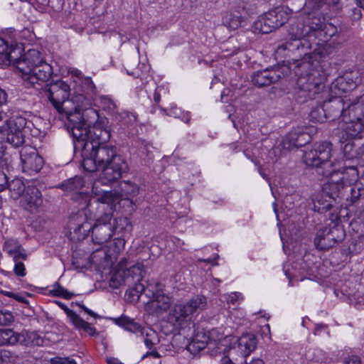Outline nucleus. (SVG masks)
Listing matches in <instances>:
<instances>
[{
  "label": "nucleus",
  "mask_w": 364,
  "mask_h": 364,
  "mask_svg": "<svg viewBox=\"0 0 364 364\" xmlns=\"http://www.w3.org/2000/svg\"><path fill=\"white\" fill-rule=\"evenodd\" d=\"M23 261V260L21 259V257H18L16 260H14L15 263L14 272L18 277H24L26 274V267Z\"/></svg>",
  "instance_id": "a18cd8bd"
},
{
  "label": "nucleus",
  "mask_w": 364,
  "mask_h": 364,
  "mask_svg": "<svg viewBox=\"0 0 364 364\" xmlns=\"http://www.w3.org/2000/svg\"><path fill=\"white\" fill-rule=\"evenodd\" d=\"M6 187L9 189L10 197L14 200L22 197L27 188L23 181L19 178H14L11 182H8Z\"/></svg>",
  "instance_id": "c85d7f7f"
},
{
  "label": "nucleus",
  "mask_w": 364,
  "mask_h": 364,
  "mask_svg": "<svg viewBox=\"0 0 364 364\" xmlns=\"http://www.w3.org/2000/svg\"><path fill=\"white\" fill-rule=\"evenodd\" d=\"M112 223L114 226V232H129L132 230L131 222L127 217H119L115 218L113 220Z\"/></svg>",
  "instance_id": "c9c22d12"
},
{
  "label": "nucleus",
  "mask_w": 364,
  "mask_h": 364,
  "mask_svg": "<svg viewBox=\"0 0 364 364\" xmlns=\"http://www.w3.org/2000/svg\"><path fill=\"white\" fill-rule=\"evenodd\" d=\"M70 88L68 83L58 80L49 85L46 90V95L55 107L60 113L63 112V104L68 100Z\"/></svg>",
  "instance_id": "2eb2a0df"
},
{
  "label": "nucleus",
  "mask_w": 364,
  "mask_h": 364,
  "mask_svg": "<svg viewBox=\"0 0 364 364\" xmlns=\"http://www.w3.org/2000/svg\"><path fill=\"white\" fill-rule=\"evenodd\" d=\"M333 85L334 87L338 88V90L342 92H346L356 87L355 82L353 81L348 82L344 77H338Z\"/></svg>",
  "instance_id": "a19ab883"
},
{
  "label": "nucleus",
  "mask_w": 364,
  "mask_h": 364,
  "mask_svg": "<svg viewBox=\"0 0 364 364\" xmlns=\"http://www.w3.org/2000/svg\"><path fill=\"white\" fill-rule=\"evenodd\" d=\"M358 159L364 163V143L357 149Z\"/></svg>",
  "instance_id": "bf43d9fd"
},
{
  "label": "nucleus",
  "mask_w": 364,
  "mask_h": 364,
  "mask_svg": "<svg viewBox=\"0 0 364 364\" xmlns=\"http://www.w3.org/2000/svg\"><path fill=\"white\" fill-rule=\"evenodd\" d=\"M356 5L364 9V0H355Z\"/></svg>",
  "instance_id": "69168bd1"
},
{
  "label": "nucleus",
  "mask_w": 364,
  "mask_h": 364,
  "mask_svg": "<svg viewBox=\"0 0 364 364\" xmlns=\"http://www.w3.org/2000/svg\"><path fill=\"white\" fill-rule=\"evenodd\" d=\"M69 132L73 139L75 152H81L82 166L88 172L102 169L100 181L109 183L122 178L129 171V165L125 157L117 154L116 149L97 140H90L89 127L93 125L100 132L104 131L106 141L109 139V132L105 129L107 120L100 117L99 111L94 106L80 113H68Z\"/></svg>",
  "instance_id": "f257e3e1"
},
{
  "label": "nucleus",
  "mask_w": 364,
  "mask_h": 364,
  "mask_svg": "<svg viewBox=\"0 0 364 364\" xmlns=\"http://www.w3.org/2000/svg\"><path fill=\"white\" fill-rule=\"evenodd\" d=\"M316 133L314 127H299L289 132L283 139L284 147L286 149L299 148L309 144L312 135Z\"/></svg>",
  "instance_id": "4468645a"
},
{
  "label": "nucleus",
  "mask_w": 364,
  "mask_h": 364,
  "mask_svg": "<svg viewBox=\"0 0 364 364\" xmlns=\"http://www.w3.org/2000/svg\"><path fill=\"white\" fill-rule=\"evenodd\" d=\"M206 306L205 296L195 295L186 302L174 304L169 311L167 321L174 329L183 328L193 321V316L205 309Z\"/></svg>",
  "instance_id": "1a4fd4ad"
},
{
  "label": "nucleus",
  "mask_w": 364,
  "mask_h": 364,
  "mask_svg": "<svg viewBox=\"0 0 364 364\" xmlns=\"http://www.w3.org/2000/svg\"><path fill=\"white\" fill-rule=\"evenodd\" d=\"M8 182V177L6 173L0 169V192L5 189Z\"/></svg>",
  "instance_id": "8fccbe9b"
},
{
  "label": "nucleus",
  "mask_w": 364,
  "mask_h": 364,
  "mask_svg": "<svg viewBox=\"0 0 364 364\" xmlns=\"http://www.w3.org/2000/svg\"><path fill=\"white\" fill-rule=\"evenodd\" d=\"M328 13L333 14V16L342 9V4L340 0H326V11L331 10Z\"/></svg>",
  "instance_id": "c03bdc74"
},
{
  "label": "nucleus",
  "mask_w": 364,
  "mask_h": 364,
  "mask_svg": "<svg viewBox=\"0 0 364 364\" xmlns=\"http://www.w3.org/2000/svg\"><path fill=\"white\" fill-rule=\"evenodd\" d=\"M108 255L107 251L104 248L97 249L94 251L90 257V259L92 264L99 267L104 266V263L107 260Z\"/></svg>",
  "instance_id": "f704fd0d"
},
{
  "label": "nucleus",
  "mask_w": 364,
  "mask_h": 364,
  "mask_svg": "<svg viewBox=\"0 0 364 364\" xmlns=\"http://www.w3.org/2000/svg\"><path fill=\"white\" fill-rule=\"evenodd\" d=\"M268 20L266 14L260 17L254 24L255 31L261 33H269L274 30V27L270 26L267 22Z\"/></svg>",
  "instance_id": "e433bc0d"
},
{
  "label": "nucleus",
  "mask_w": 364,
  "mask_h": 364,
  "mask_svg": "<svg viewBox=\"0 0 364 364\" xmlns=\"http://www.w3.org/2000/svg\"><path fill=\"white\" fill-rule=\"evenodd\" d=\"M23 336L21 337L22 342L26 345L41 346L43 344L42 338L34 331L26 332V333H19Z\"/></svg>",
  "instance_id": "58836bf2"
},
{
  "label": "nucleus",
  "mask_w": 364,
  "mask_h": 364,
  "mask_svg": "<svg viewBox=\"0 0 364 364\" xmlns=\"http://www.w3.org/2000/svg\"><path fill=\"white\" fill-rule=\"evenodd\" d=\"M16 356L10 350L4 349L0 350V360L2 363H11L15 361Z\"/></svg>",
  "instance_id": "49530a36"
},
{
  "label": "nucleus",
  "mask_w": 364,
  "mask_h": 364,
  "mask_svg": "<svg viewBox=\"0 0 364 364\" xmlns=\"http://www.w3.org/2000/svg\"><path fill=\"white\" fill-rule=\"evenodd\" d=\"M112 120L119 126H128L134 124L137 120V114L126 110L112 114Z\"/></svg>",
  "instance_id": "a878e982"
},
{
  "label": "nucleus",
  "mask_w": 364,
  "mask_h": 364,
  "mask_svg": "<svg viewBox=\"0 0 364 364\" xmlns=\"http://www.w3.org/2000/svg\"><path fill=\"white\" fill-rule=\"evenodd\" d=\"M310 121L314 122L323 123L328 119L323 105L313 107L309 114Z\"/></svg>",
  "instance_id": "72a5a7b5"
},
{
  "label": "nucleus",
  "mask_w": 364,
  "mask_h": 364,
  "mask_svg": "<svg viewBox=\"0 0 364 364\" xmlns=\"http://www.w3.org/2000/svg\"><path fill=\"white\" fill-rule=\"evenodd\" d=\"M289 11L288 8H276L269 11L266 14L269 18L267 22L274 29L279 28L289 21L291 15Z\"/></svg>",
  "instance_id": "4be33fe9"
},
{
  "label": "nucleus",
  "mask_w": 364,
  "mask_h": 364,
  "mask_svg": "<svg viewBox=\"0 0 364 364\" xmlns=\"http://www.w3.org/2000/svg\"><path fill=\"white\" fill-rule=\"evenodd\" d=\"M346 103L339 97L323 102L324 109L329 120L337 118L346 124L347 134L355 137L364 131V95L353 103Z\"/></svg>",
  "instance_id": "39448f33"
},
{
  "label": "nucleus",
  "mask_w": 364,
  "mask_h": 364,
  "mask_svg": "<svg viewBox=\"0 0 364 364\" xmlns=\"http://www.w3.org/2000/svg\"><path fill=\"white\" fill-rule=\"evenodd\" d=\"M43 203L42 195L38 188L33 186H27L26 191L21 200V206L28 210H37Z\"/></svg>",
  "instance_id": "aec40b11"
},
{
  "label": "nucleus",
  "mask_w": 364,
  "mask_h": 364,
  "mask_svg": "<svg viewBox=\"0 0 364 364\" xmlns=\"http://www.w3.org/2000/svg\"><path fill=\"white\" fill-rule=\"evenodd\" d=\"M55 304L64 311L70 321L76 328L83 331L91 336L97 335L96 328L92 326L91 323L82 319L75 311L70 309L65 304L60 301H56Z\"/></svg>",
  "instance_id": "a211bd4d"
},
{
  "label": "nucleus",
  "mask_w": 364,
  "mask_h": 364,
  "mask_svg": "<svg viewBox=\"0 0 364 364\" xmlns=\"http://www.w3.org/2000/svg\"><path fill=\"white\" fill-rule=\"evenodd\" d=\"M248 364H264V361L260 358H256L253 359L250 363Z\"/></svg>",
  "instance_id": "0e129e2a"
},
{
  "label": "nucleus",
  "mask_w": 364,
  "mask_h": 364,
  "mask_svg": "<svg viewBox=\"0 0 364 364\" xmlns=\"http://www.w3.org/2000/svg\"><path fill=\"white\" fill-rule=\"evenodd\" d=\"M100 104L103 108L104 110L107 112L111 114L112 117V114L114 112H117V105L114 102L113 100H112L108 96H102L100 97Z\"/></svg>",
  "instance_id": "79ce46f5"
},
{
  "label": "nucleus",
  "mask_w": 364,
  "mask_h": 364,
  "mask_svg": "<svg viewBox=\"0 0 364 364\" xmlns=\"http://www.w3.org/2000/svg\"><path fill=\"white\" fill-rule=\"evenodd\" d=\"M151 331V333H149L148 332L144 333V334H146V337L144 338V342L146 348L149 349H151L156 343L154 340L152 338H151L152 336L156 337L155 332L152 331Z\"/></svg>",
  "instance_id": "09e8293b"
},
{
  "label": "nucleus",
  "mask_w": 364,
  "mask_h": 364,
  "mask_svg": "<svg viewBox=\"0 0 364 364\" xmlns=\"http://www.w3.org/2000/svg\"><path fill=\"white\" fill-rule=\"evenodd\" d=\"M345 186L341 185V183H333L327 181L323 185L322 193L335 200L336 197L339 196L341 190Z\"/></svg>",
  "instance_id": "2f4dec72"
},
{
  "label": "nucleus",
  "mask_w": 364,
  "mask_h": 364,
  "mask_svg": "<svg viewBox=\"0 0 364 364\" xmlns=\"http://www.w3.org/2000/svg\"><path fill=\"white\" fill-rule=\"evenodd\" d=\"M355 144L352 141H348L343 147V155L346 159H358L357 149H355Z\"/></svg>",
  "instance_id": "37998d69"
},
{
  "label": "nucleus",
  "mask_w": 364,
  "mask_h": 364,
  "mask_svg": "<svg viewBox=\"0 0 364 364\" xmlns=\"http://www.w3.org/2000/svg\"><path fill=\"white\" fill-rule=\"evenodd\" d=\"M326 0H306L304 11L299 14L297 21L306 26H312L322 41H327L337 32V28L326 21L333 17V14L326 11Z\"/></svg>",
  "instance_id": "0eeeda50"
},
{
  "label": "nucleus",
  "mask_w": 364,
  "mask_h": 364,
  "mask_svg": "<svg viewBox=\"0 0 364 364\" xmlns=\"http://www.w3.org/2000/svg\"><path fill=\"white\" fill-rule=\"evenodd\" d=\"M10 44H15L20 48L18 53H14L16 58L2 55L1 59L12 62L16 65L23 74L24 84L26 87H34L39 82H47L51 77L53 73V68L43 60L41 53L38 50L30 49L21 55L22 45L13 40H11Z\"/></svg>",
  "instance_id": "20e7f679"
},
{
  "label": "nucleus",
  "mask_w": 364,
  "mask_h": 364,
  "mask_svg": "<svg viewBox=\"0 0 364 364\" xmlns=\"http://www.w3.org/2000/svg\"><path fill=\"white\" fill-rule=\"evenodd\" d=\"M3 250L11 257L13 260H16L18 257H21L23 260H26L28 258L26 250L17 240H6L3 245Z\"/></svg>",
  "instance_id": "b1692460"
},
{
  "label": "nucleus",
  "mask_w": 364,
  "mask_h": 364,
  "mask_svg": "<svg viewBox=\"0 0 364 364\" xmlns=\"http://www.w3.org/2000/svg\"><path fill=\"white\" fill-rule=\"evenodd\" d=\"M112 320L116 325L123 328L125 331L134 334H139L144 337L145 328L139 323L136 322L134 319L122 314L119 317L112 318Z\"/></svg>",
  "instance_id": "5701e85b"
},
{
  "label": "nucleus",
  "mask_w": 364,
  "mask_h": 364,
  "mask_svg": "<svg viewBox=\"0 0 364 364\" xmlns=\"http://www.w3.org/2000/svg\"><path fill=\"white\" fill-rule=\"evenodd\" d=\"M107 363L108 364H123L118 359L114 358H108L107 359Z\"/></svg>",
  "instance_id": "e2e57ef3"
},
{
  "label": "nucleus",
  "mask_w": 364,
  "mask_h": 364,
  "mask_svg": "<svg viewBox=\"0 0 364 364\" xmlns=\"http://www.w3.org/2000/svg\"><path fill=\"white\" fill-rule=\"evenodd\" d=\"M23 336L15 332L11 328L0 329V346L5 345H15L17 343H22Z\"/></svg>",
  "instance_id": "cd10ccee"
},
{
  "label": "nucleus",
  "mask_w": 364,
  "mask_h": 364,
  "mask_svg": "<svg viewBox=\"0 0 364 364\" xmlns=\"http://www.w3.org/2000/svg\"><path fill=\"white\" fill-rule=\"evenodd\" d=\"M81 92L75 95L71 101L74 105V112L80 113L85 109L94 106V97L96 87L90 77H85L82 80Z\"/></svg>",
  "instance_id": "ddd939ff"
},
{
  "label": "nucleus",
  "mask_w": 364,
  "mask_h": 364,
  "mask_svg": "<svg viewBox=\"0 0 364 364\" xmlns=\"http://www.w3.org/2000/svg\"><path fill=\"white\" fill-rule=\"evenodd\" d=\"M127 70V73L129 75H132L135 77H139L140 75V72L138 68H132L129 63H127V67H125Z\"/></svg>",
  "instance_id": "603ef678"
},
{
  "label": "nucleus",
  "mask_w": 364,
  "mask_h": 364,
  "mask_svg": "<svg viewBox=\"0 0 364 364\" xmlns=\"http://www.w3.org/2000/svg\"><path fill=\"white\" fill-rule=\"evenodd\" d=\"M14 316L11 312L0 311V326H8L14 321Z\"/></svg>",
  "instance_id": "de8ad7c7"
},
{
  "label": "nucleus",
  "mask_w": 364,
  "mask_h": 364,
  "mask_svg": "<svg viewBox=\"0 0 364 364\" xmlns=\"http://www.w3.org/2000/svg\"><path fill=\"white\" fill-rule=\"evenodd\" d=\"M312 29V26L307 27L301 22L291 23L288 30L289 40L277 48L278 53L292 56L294 73L298 77L296 96L299 103L316 98L323 90L328 76L318 62L312 60V48L324 42Z\"/></svg>",
  "instance_id": "f03ea898"
},
{
  "label": "nucleus",
  "mask_w": 364,
  "mask_h": 364,
  "mask_svg": "<svg viewBox=\"0 0 364 364\" xmlns=\"http://www.w3.org/2000/svg\"><path fill=\"white\" fill-rule=\"evenodd\" d=\"M94 205L92 202L89 201L87 207H82L75 214L71 215L68 223V228L73 237L77 240L85 239L92 232V241L95 243L102 245L108 242L113 236L114 226L112 220V208L105 207L104 214L97 218L94 225L90 220L91 215L87 214L91 211Z\"/></svg>",
  "instance_id": "7ed1b4c3"
},
{
  "label": "nucleus",
  "mask_w": 364,
  "mask_h": 364,
  "mask_svg": "<svg viewBox=\"0 0 364 364\" xmlns=\"http://www.w3.org/2000/svg\"><path fill=\"white\" fill-rule=\"evenodd\" d=\"M279 68H267L264 70L257 71L252 76L253 84L259 87L270 85L279 81L284 74L279 70Z\"/></svg>",
  "instance_id": "f3484780"
},
{
  "label": "nucleus",
  "mask_w": 364,
  "mask_h": 364,
  "mask_svg": "<svg viewBox=\"0 0 364 364\" xmlns=\"http://www.w3.org/2000/svg\"><path fill=\"white\" fill-rule=\"evenodd\" d=\"M97 169L96 171H97ZM102 171V169H100ZM102 172L100 173L101 176ZM100 176H99L98 181L95 182L93 185L92 192L93 194L96 196H99L97 198V200L94 202L97 203V209L99 213L103 212L105 210V207L112 208L115 207L117 203H119L120 200H130L131 198L135 196L139 191L138 186L129 181H122L119 183L118 190L114 191H104L101 194L97 190V183H100L102 185H110L114 181L109 183H103L100 181ZM121 178H119L120 179ZM118 179L115 180V181H118Z\"/></svg>",
  "instance_id": "6e6552de"
},
{
  "label": "nucleus",
  "mask_w": 364,
  "mask_h": 364,
  "mask_svg": "<svg viewBox=\"0 0 364 364\" xmlns=\"http://www.w3.org/2000/svg\"><path fill=\"white\" fill-rule=\"evenodd\" d=\"M209 340L210 338L205 332L197 331L188 343L186 349L191 353L196 354L206 348Z\"/></svg>",
  "instance_id": "393cba45"
},
{
  "label": "nucleus",
  "mask_w": 364,
  "mask_h": 364,
  "mask_svg": "<svg viewBox=\"0 0 364 364\" xmlns=\"http://www.w3.org/2000/svg\"><path fill=\"white\" fill-rule=\"evenodd\" d=\"M163 90L162 87H157L154 92L153 98L156 104H159L161 100L160 92Z\"/></svg>",
  "instance_id": "4d7b16f0"
},
{
  "label": "nucleus",
  "mask_w": 364,
  "mask_h": 364,
  "mask_svg": "<svg viewBox=\"0 0 364 364\" xmlns=\"http://www.w3.org/2000/svg\"><path fill=\"white\" fill-rule=\"evenodd\" d=\"M220 364H235L228 355H223L220 359Z\"/></svg>",
  "instance_id": "680f3d73"
},
{
  "label": "nucleus",
  "mask_w": 364,
  "mask_h": 364,
  "mask_svg": "<svg viewBox=\"0 0 364 364\" xmlns=\"http://www.w3.org/2000/svg\"><path fill=\"white\" fill-rule=\"evenodd\" d=\"M77 305L79 307H80L85 313L89 314L90 316L93 318H97L98 316V315L96 313L87 308L83 304L77 303Z\"/></svg>",
  "instance_id": "6e6d98bb"
},
{
  "label": "nucleus",
  "mask_w": 364,
  "mask_h": 364,
  "mask_svg": "<svg viewBox=\"0 0 364 364\" xmlns=\"http://www.w3.org/2000/svg\"><path fill=\"white\" fill-rule=\"evenodd\" d=\"M53 360L60 362V364H76V362L74 359H71L69 358L56 357L53 358Z\"/></svg>",
  "instance_id": "864d4df0"
},
{
  "label": "nucleus",
  "mask_w": 364,
  "mask_h": 364,
  "mask_svg": "<svg viewBox=\"0 0 364 364\" xmlns=\"http://www.w3.org/2000/svg\"><path fill=\"white\" fill-rule=\"evenodd\" d=\"M11 40H7L0 37V58L2 55H10L11 58H16L14 53L20 50L19 47L15 44H10Z\"/></svg>",
  "instance_id": "473e14b6"
},
{
  "label": "nucleus",
  "mask_w": 364,
  "mask_h": 364,
  "mask_svg": "<svg viewBox=\"0 0 364 364\" xmlns=\"http://www.w3.org/2000/svg\"><path fill=\"white\" fill-rule=\"evenodd\" d=\"M50 295L63 299H71L75 294L69 291L68 289L61 286L58 282H55L53 285L52 289L49 291Z\"/></svg>",
  "instance_id": "4c0bfd02"
},
{
  "label": "nucleus",
  "mask_w": 364,
  "mask_h": 364,
  "mask_svg": "<svg viewBox=\"0 0 364 364\" xmlns=\"http://www.w3.org/2000/svg\"><path fill=\"white\" fill-rule=\"evenodd\" d=\"M151 304L157 312H163L169 309L171 298L164 294L157 293L154 295V299Z\"/></svg>",
  "instance_id": "c756f323"
},
{
  "label": "nucleus",
  "mask_w": 364,
  "mask_h": 364,
  "mask_svg": "<svg viewBox=\"0 0 364 364\" xmlns=\"http://www.w3.org/2000/svg\"><path fill=\"white\" fill-rule=\"evenodd\" d=\"M10 297H13L15 299H16L17 301H21L22 303H26L27 302L26 299L25 298H23V296H18V295H16L14 293H10L9 294H8Z\"/></svg>",
  "instance_id": "052dcab7"
},
{
  "label": "nucleus",
  "mask_w": 364,
  "mask_h": 364,
  "mask_svg": "<svg viewBox=\"0 0 364 364\" xmlns=\"http://www.w3.org/2000/svg\"><path fill=\"white\" fill-rule=\"evenodd\" d=\"M26 119L19 114H14L5 119L4 125L0 127V132L6 136V141L14 147H19L25 142L23 130L26 125Z\"/></svg>",
  "instance_id": "9b49d317"
},
{
  "label": "nucleus",
  "mask_w": 364,
  "mask_h": 364,
  "mask_svg": "<svg viewBox=\"0 0 364 364\" xmlns=\"http://www.w3.org/2000/svg\"><path fill=\"white\" fill-rule=\"evenodd\" d=\"M8 95L6 92L0 87V107L6 103Z\"/></svg>",
  "instance_id": "13d9d810"
},
{
  "label": "nucleus",
  "mask_w": 364,
  "mask_h": 364,
  "mask_svg": "<svg viewBox=\"0 0 364 364\" xmlns=\"http://www.w3.org/2000/svg\"><path fill=\"white\" fill-rule=\"evenodd\" d=\"M151 355L152 356H154V358H159V353L156 351V350H152L149 353H146V355Z\"/></svg>",
  "instance_id": "338daca9"
},
{
  "label": "nucleus",
  "mask_w": 364,
  "mask_h": 364,
  "mask_svg": "<svg viewBox=\"0 0 364 364\" xmlns=\"http://www.w3.org/2000/svg\"><path fill=\"white\" fill-rule=\"evenodd\" d=\"M7 118L6 114L4 112L0 111V122Z\"/></svg>",
  "instance_id": "774afa93"
},
{
  "label": "nucleus",
  "mask_w": 364,
  "mask_h": 364,
  "mask_svg": "<svg viewBox=\"0 0 364 364\" xmlns=\"http://www.w3.org/2000/svg\"><path fill=\"white\" fill-rule=\"evenodd\" d=\"M240 299H242L241 294L237 292L232 293L228 296V301L235 304L237 303Z\"/></svg>",
  "instance_id": "5fc2aeb1"
},
{
  "label": "nucleus",
  "mask_w": 364,
  "mask_h": 364,
  "mask_svg": "<svg viewBox=\"0 0 364 364\" xmlns=\"http://www.w3.org/2000/svg\"><path fill=\"white\" fill-rule=\"evenodd\" d=\"M257 345L255 336L252 333H244L234 343L233 348L245 358L255 350Z\"/></svg>",
  "instance_id": "412c9836"
},
{
  "label": "nucleus",
  "mask_w": 364,
  "mask_h": 364,
  "mask_svg": "<svg viewBox=\"0 0 364 364\" xmlns=\"http://www.w3.org/2000/svg\"><path fill=\"white\" fill-rule=\"evenodd\" d=\"M22 170L29 175L38 173L44 164L43 159L37 150L31 146H24L20 151Z\"/></svg>",
  "instance_id": "dca6fc26"
},
{
  "label": "nucleus",
  "mask_w": 364,
  "mask_h": 364,
  "mask_svg": "<svg viewBox=\"0 0 364 364\" xmlns=\"http://www.w3.org/2000/svg\"><path fill=\"white\" fill-rule=\"evenodd\" d=\"M223 24L231 30L238 28L242 23V18L237 15L228 14L223 18Z\"/></svg>",
  "instance_id": "ea45409f"
},
{
  "label": "nucleus",
  "mask_w": 364,
  "mask_h": 364,
  "mask_svg": "<svg viewBox=\"0 0 364 364\" xmlns=\"http://www.w3.org/2000/svg\"><path fill=\"white\" fill-rule=\"evenodd\" d=\"M343 364H362V362L358 356L351 355L345 358Z\"/></svg>",
  "instance_id": "3c124183"
},
{
  "label": "nucleus",
  "mask_w": 364,
  "mask_h": 364,
  "mask_svg": "<svg viewBox=\"0 0 364 364\" xmlns=\"http://www.w3.org/2000/svg\"><path fill=\"white\" fill-rule=\"evenodd\" d=\"M346 237V231L342 225L333 224L318 230L314 238V244L321 250H328L339 242Z\"/></svg>",
  "instance_id": "f8f14e48"
},
{
  "label": "nucleus",
  "mask_w": 364,
  "mask_h": 364,
  "mask_svg": "<svg viewBox=\"0 0 364 364\" xmlns=\"http://www.w3.org/2000/svg\"><path fill=\"white\" fill-rule=\"evenodd\" d=\"M362 199H364V188L362 184H355L350 188V195L346 198V205H357Z\"/></svg>",
  "instance_id": "7c9ffc66"
},
{
  "label": "nucleus",
  "mask_w": 364,
  "mask_h": 364,
  "mask_svg": "<svg viewBox=\"0 0 364 364\" xmlns=\"http://www.w3.org/2000/svg\"><path fill=\"white\" fill-rule=\"evenodd\" d=\"M83 178L77 176L66 180L65 181L63 182L60 186V187L66 192L79 194V197L82 200L84 201V203L86 205L85 207H87L89 201L92 202V205L97 206V203L94 202L95 200H97V198L90 199L87 194L81 191V189L83 188Z\"/></svg>",
  "instance_id": "6ab92c4d"
},
{
  "label": "nucleus",
  "mask_w": 364,
  "mask_h": 364,
  "mask_svg": "<svg viewBox=\"0 0 364 364\" xmlns=\"http://www.w3.org/2000/svg\"><path fill=\"white\" fill-rule=\"evenodd\" d=\"M144 271V265L141 263H137L129 268H119L112 276L110 279V286L113 288H118L121 285H127L129 287L134 284L130 289V294L136 296L137 298L139 294L145 291L144 284L139 283L141 280Z\"/></svg>",
  "instance_id": "9d476101"
},
{
  "label": "nucleus",
  "mask_w": 364,
  "mask_h": 364,
  "mask_svg": "<svg viewBox=\"0 0 364 364\" xmlns=\"http://www.w3.org/2000/svg\"><path fill=\"white\" fill-rule=\"evenodd\" d=\"M334 200L321 193L316 199L313 200V210L320 213H324L332 208Z\"/></svg>",
  "instance_id": "bb28decb"
},
{
  "label": "nucleus",
  "mask_w": 364,
  "mask_h": 364,
  "mask_svg": "<svg viewBox=\"0 0 364 364\" xmlns=\"http://www.w3.org/2000/svg\"><path fill=\"white\" fill-rule=\"evenodd\" d=\"M331 156L332 144L324 141L316 142L311 149L304 151L303 161L308 166L316 167L318 174L328 178L327 181L346 186V173L333 168Z\"/></svg>",
  "instance_id": "423d86ee"
}]
</instances>
